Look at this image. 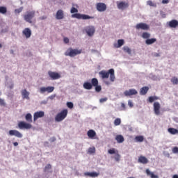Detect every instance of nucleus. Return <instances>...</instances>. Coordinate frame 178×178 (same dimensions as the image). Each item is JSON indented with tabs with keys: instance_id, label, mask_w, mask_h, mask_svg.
Returning a JSON list of instances; mask_svg holds the SVG:
<instances>
[{
	"instance_id": "obj_14",
	"label": "nucleus",
	"mask_w": 178,
	"mask_h": 178,
	"mask_svg": "<svg viewBox=\"0 0 178 178\" xmlns=\"http://www.w3.org/2000/svg\"><path fill=\"white\" fill-rule=\"evenodd\" d=\"M48 74L51 80H58V79H60V74L58 72L49 71Z\"/></svg>"
},
{
	"instance_id": "obj_59",
	"label": "nucleus",
	"mask_w": 178,
	"mask_h": 178,
	"mask_svg": "<svg viewBox=\"0 0 178 178\" xmlns=\"http://www.w3.org/2000/svg\"><path fill=\"white\" fill-rule=\"evenodd\" d=\"M55 140H56V139L55 138V137L52 138H51V142L55 141Z\"/></svg>"
},
{
	"instance_id": "obj_1",
	"label": "nucleus",
	"mask_w": 178,
	"mask_h": 178,
	"mask_svg": "<svg viewBox=\"0 0 178 178\" xmlns=\"http://www.w3.org/2000/svg\"><path fill=\"white\" fill-rule=\"evenodd\" d=\"M99 76H101L102 79H108L110 74V80L111 81H115V70L110 69L108 72L106 71H101L99 72Z\"/></svg>"
},
{
	"instance_id": "obj_21",
	"label": "nucleus",
	"mask_w": 178,
	"mask_h": 178,
	"mask_svg": "<svg viewBox=\"0 0 178 178\" xmlns=\"http://www.w3.org/2000/svg\"><path fill=\"white\" fill-rule=\"evenodd\" d=\"M84 176H86V177H98L99 176V172H84Z\"/></svg>"
},
{
	"instance_id": "obj_38",
	"label": "nucleus",
	"mask_w": 178,
	"mask_h": 178,
	"mask_svg": "<svg viewBox=\"0 0 178 178\" xmlns=\"http://www.w3.org/2000/svg\"><path fill=\"white\" fill-rule=\"evenodd\" d=\"M108 154H110V155H113V154H116L117 152H119L118 150L115 149V148H112L108 150Z\"/></svg>"
},
{
	"instance_id": "obj_11",
	"label": "nucleus",
	"mask_w": 178,
	"mask_h": 178,
	"mask_svg": "<svg viewBox=\"0 0 178 178\" xmlns=\"http://www.w3.org/2000/svg\"><path fill=\"white\" fill-rule=\"evenodd\" d=\"M117 6L121 10H124V9H127V8H129V3L126 1H117Z\"/></svg>"
},
{
	"instance_id": "obj_60",
	"label": "nucleus",
	"mask_w": 178,
	"mask_h": 178,
	"mask_svg": "<svg viewBox=\"0 0 178 178\" xmlns=\"http://www.w3.org/2000/svg\"><path fill=\"white\" fill-rule=\"evenodd\" d=\"M106 84H107V86H109L110 83L109 82H106Z\"/></svg>"
},
{
	"instance_id": "obj_54",
	"label": "nucleus",
	"mask_w": 178,
	"mask_h": 178,
	"mask_svg": "<svg viewBox=\"0 0 178 178\" xmlns=\"http://www.w3.org/2000/svg\"><path fill=\"white\" fill-rule=\"evenodd\" d=\"M162 3H169V0H162Z\"/></svg>"
},
{
	"instance_id": "obj_9",
	"label": "nucleus",
	"mask_w": 178,
	"mask_h": 178,
	"mask_svg": "<svg viewBox=\"0 0 178 178\" xmlns=\"http://www.w3.org/2000/svg\"><path fill=\"white\" fill-rule=\"evenodd\" d=\"M136 30H145V31H147V30H149V25L145 24V23H143V22H140L139 24H137L136 25Z\"/></svg>"
},
{
	"instance_id": "obj_26",
	"label": "nucleus",
	"mask_w": 178,
	"mask_h": 178,
	"mask_svg": "<svg viewBox=\"0 0 178 178\" xmlns=\"http://www.w3.org/2000/svg\"><path fill=\"white\" fill-rule=\"evenodd\" d=\"M154 42H156V38H149L145 40V44L146 45H152V44H154Z\"/></svg>"
},
{
	"instance_id": "obj_27",
	"label": "nucleus",
	"mask_w": 178,
	"mask_h": 178,
	"mask_svg": "<svg viewBox=\"0 0 178 178\" xmlns=\"http://www.w3.org/2000/svg\"><path fill=\"white\" fill-rule=\"evenodd\" d=\"M115 140H116L117 143H118L119 144H121L122 143H123L124 141V138L122 135H117L115 136Z\"/></svg>"
},
{
	"instance_id": "obj_44",
	"label": "nucleus",
	"mask_w": 178,
	"mask_h": 178,
	"mask_svg": "<svg viewBox=\"0 0 178 178\" xmlns=\"http://www.w3.org/2000/svg\"><path fill=\"white\" fill-rule=\"evenodd\" d=\"M147 3L149 6H156V4L154 3L151 0L147 1Z\"/></svg>"
},
{
	"instance_id": "obj_35",
	"label": "nucleus",
	"mask_w": 178,
	"mask_h": 178,
	"mask_svg": "<svg viewBox=\"0 0 178 178\" xmlns=\"http://www.w3.org/2000/svg\"><path fill=\"white\" fill-rule=\"evenodd\" d=\"M168 130L170 134H173V135L178 134V130L175 128H169Z\"/></svg>"
},
{
	"instance_id": "obj_29",
	"label": "nucleus",
	"mask_w": 178,
	"mask_h": 178,
	"mask_svg": "<svg viewBox=\"0 0 178 178\" xmlns=\"http://www.w3.org/2000/svg\"><path fill=\"white\" fill-rule=\"evenodd\" d=\"M146 175L147 176H150L151 178H159L158 175H156L154 174V172H152L149 169L146 170Z\"/></svg>"
},
{
	"instance_id": "obj_19",
	"label": "nucleus",
	"mask_w": 178,
	"mask_h": 178,
	"mask_svg": "<svg viewBox=\"0 0 178 178\" xmlns=\"http://www.w3.org/2000/svg\"><path fill=\"white\" fill-rule=\"evenodd\" d=\"M65 17V14L63 13V10H58L56 14V19L57 20H62Z\"/></svg>"
},
{
	"instance_id": "obj_51",
	"label": "nucleus",
	"mask_w": 178,
	"mask_h": 178,
	"mask_svg": "<svg viewBox=\"0 0 178 178\" xmlns=\"http://www.w3.org/2000/svg\"><path fill=\"white\" fill-rule=\"evenodd\" d=\"M64 42L65 43V44H69V38H64Z\"/></svg>"
},
{
	"instance_id": "obj_43",
	"label": "nucleus",
	"mask_w": 178,
	"mask_h": 178,
	"mask_svg": "<svg viewBox=\"0 0 178 178\" xmlns=\"http://www.w3.org/2000/svg\"><path fill=\"white\" fill-rule=\"evenodd\" d=\"M88 153L89 154H95V147H90L88 149Z\"/></svg>"
},
{
	"instance_id": "obj_18",
	"label": "nucleus",
	"mask_w": 178,
	"mask_h": 178,
	"mask_svg": "<svg viewBox=\"0 0 178 178\" xmlns=\"http://www.w3.org/2000/svg\"><path fill=\"white\" fill-rule=\"evenodd\" d=\"M22 34L26 37V38H30V37H31V29L29 28H25L22 31Z\"/></svg>"
},
{
	"instance_id": "obj_7",
	"label": "nucleus",
	"mask_w": 178,
	"mask_h": 178,
	"mask_svg": "<svg viewBox=\"0 0 178 178\" xmlns=\"http://www.w3.org/2000/svg\"><path fill=\"white\" fill-rule=\"evenodd\" d=\"M18 127L21 130H22L23 129H26V130H29L31 129L33 126L29 123L25 122L24 121H21L18 123Z\"/></svg>"
},
{
	"instance_id": "obj_39",
	"label": "nucleus",
	"mask_w": 178,
	"mask_h": 178,
	"mask_svg": "<svg viewBox=\"0 0 178 178\" xmlns=\"http://www.w3.org/2000/svg\"><path fill=\"white\" fill-rule=\"evenodd\" d=\"M171 83H172V84L174 86H176L178 84V79L177 77L176 76H173L172 79H171Z\"/></svg>"
},
{
	"instance_id": "obj_34",
	"label": "nucleus",
	"mask_w": 178,
	"mask_h": 178,
	"mask_svg": "<svg viewBox=\"0 0 178 178\" xmlns=\"http://www.w3.org/2000/svg\"><path fill=\"white\" fill-rule=\"evenodd\" d=\"M124 52H126L127 54H129V55L131 54V49L127 47V46H124L122 48Z\"/></svg>"
},
{
	"instance_id": "obj_17",
	"label": "nucleus",
	"mask_w": 178,
	"mask_h": 178,
	"mask_svg": "<svg viewBox=\"0 0 178 178\" xmlns=\"http://www.w3.org/2000/svg\"><path fill=\"white\" fill-rule=\"evenodd\" d=\"M45 113L44 111H38L35 112L33 115V120L35 122L39 118H44Z\"/></svg>"
},
{
	"instance_id": "obj_30",
	"label": "nucleus",
	"mask_w": 178,
	"mask_h": 178,
	"mask_svg": "<svg viewBox=\"0 0 178 178\" xmlns=\"http://www.w3.org/2000/svg\"><path fill=\"white\" fill-rule=\"evenodd\" d=\"M142 38L144 40H148L149 38H151V33H147V32H143L141 35Z\"/></svg>"
},
{
	"instance_id": "obj_31",
	"label": "nucleus",
	"mask_w": 178,
	"mask_h": 178,
	"mask_svg": "<svg viewBox=\"0 0 178 178\" xmlns=\"http://www.w3.org/2000/svg\"><path fill=\"white\" fill-rule=\"evenodd\" d=\"M122 45H124V40L120 39L118 40V44H115V48H120V47H122Z\"/></svg>"
},
{
	"instance_id": "obj_36",
	"label": "nucleus",
	"mask_w": 178,
	"mask_h": 178,
	"mask_svg": "<svg viewBox=\"0 0 178 178\" xmlns=\"http://www.w3.org/2000/svg\"><path fill=\"white\" fill-rule=\"evenodd\" d=\"M135 140L136 143H143V141H144V136H136Z\"/></svg>"
},
{
	"instance_id": "obj_22",
	"label": "nucleus",
	"mask_w": 178,
	"mask_h": 178,
	"mask_svg": "<svg viewBox=\"0 0 178 178\" xmlns=\"http://www.w3.org/2000/svg\"><path fill=\"white\" fill-rule=\"evenodd\" d=\"M168 26L170 29H176L178 26V21L176 19H172L168 22Z\"/></svg>"
},
{
	"instance_id": "obj_10",
	"label": "nucleus",
	"mask_w": 178,
	"mask_h": 178,
	"mask_svg": "<svg viewBox=\"0 0 178 178\" xmlns=\"http://www.w3.org/2000/svg\"><path fill=\"white\" fill-rule=\"evenodd\" d=\"M153 107L155 115H156L157 116H159V115H161V104H159V102H154L153 104Z\"/></svg>"
},
{
	"instance_id": "obj_53",
	"label": "nucleus",
	"mask_w": 178,
	"mask_h": 178,
	"mask_svg": "<svg viewBox=\"0 0 178 178\" xmlns=\"http://www.w3.org/2000/svg\"><path fill=\"white\" fill-rule=\"evenodd\" d=\"M121 106L122 108H123V110L125 111L126 110V105L124 103L121 104Z\"/></svg>"
},
{
	"instance_id": "obj_3",
	"label": "nucleus",
	"mask_w": 178,
	"mask_h": 178,
	"mask_svg": "<svg viewBox=\"0 0 178 178\" xmlns=\"http://www.w3.org/2000/svg\"><path fill=\"white\" fill-rule=\"evenodd\" d=\"M67 109H64L61 112L58 113L56 117H55V121L56 122H62L63 120H65L66 119V117L67 116Z\"/></svg>"
},
{
	"instance_id": "obj_37",
	"label": "nucleus",
	"mask_w": 178,
	"mask_h": 178,
	"mask_svg": "<svg viewBox=\"0 0 178 178\" xmlns=\"http://www.w3.org/2000/svg\"><path fill=\"white\" fill-rule=\"evenodd\" d=\"M113 158L116 162H119L120 161V154H119V152H116Z\"/></svg>"
},
{
	"instance_id": "obj_6",
	"label": "nucleus",
	"mask_w": 178,
	"mask_h": 178,
	"mask_svg": "<svg viewBox=\"0 0 178 178\" xmlns=\"http://www.w3.org/2000/svg\"><path fill=\"white\" fill-rule=\"evenodd\" d=\"M91 83L93 87H95L96 92H101L102 87L99 85L98 79L97 78H93L91 79Z\"/></svg>"
},
{
	"instance_id": "obj_25",
	"label": "nucleus",
	"mask_w": 178,
	"mask_h": 178,
	"mask_svg": "<svg viewBox=\"0 0 178 178\" xmlns=\"http://www.w3.org/2000/svg\"><path fill=\"white\" fill-rule=\"evenodd\" d=\"M87 134L88 137H89V138H91L92 140V138H94V137H95V136H97V133L92 129L88 131Z\"/></svg>"
},
{
	"instance_id": "obj_5",
	"label": "nucleus",
	"mask_w": 178,
	"mask_h": 178,
	"mask_svg": "<svg viewBox=\"0 0 178 178\" xmlns=\"http://www.w3.org/2000/svg\"><path fill=\"white\" fill-rule=\"evenodd\" d=\"M72 17L74 19H81L82 20H87L88 19H94V17L87 15L86 14L75 13L72 15Z\"/></svg>"
},
{
	"instance_id": "obj_47",
	"label": "nucleus",
	"mask_w": 178,
	"mask_h": 178,
	"mask_svg": "<svg viewBox=\"0 0 178 178\" xmlns=\"http://www.w3.org/2000/svg\"><path fill=\"white\" fill-rule=\"evenodd\" d=\"M106 101H108V97H104L99 99L101 104H104V102H106Z\"/></svg>"
},
{
	"instance_id": "obj_16",
	"label": "nucleus",
	"mask_w": 178,
	"mask_h": 178,
	"mask_svg": "<svg viewBox=\"0 0 178 178\" xmlns=\"http://www.w3.org/2000/svg\"><path fill=\"white\" fill-rule=\"evenodd\" d=\"M8 134L9 136H15L17 138H22L23 137V134L17 130H10Z\"/></svg>"
},
{
	"instance_id": "obj_50",
	"label": "nucleus",
	"mask_w": 178,
	"mask_h": 178,
	"mask_svg": "<svg viewBox=\"0 0 178 178\" xmlns=\"http://www.w3.org/2000/svg\"><path fill=\"white\" fill-rule=\"evenodd\" d=\"M0 105L5 106V101L2 99H0Z\"/></svg>"
},
{
	"instance_id": "obj_41",
	"label": "nucleus",
	"mask_w": 178,
	"mask_h": 178,
	"mask_svg": "<svg viewBox=\"0 0 178 178\" xmlns=\"http://www.w3.org/2000/svg\"><path fill=\"white\" fill-rule=\"evenodd\" d=\"M120 123H122V120H120V118H116L114 120L115 126H119V125H120Z\"/></svg>"
},
{
	"instance_id": "obj_48",
	"label": "nucleus",
	"mask_w": 178,
	"mask_h": 178,
	"mask_svg": "<svg viewBox=\"0 0 178 178\" xmlns=\"http://www.w3.org/2000/svg\"><path fill=\"white\" fill-rule=\"evenodd\" d=\"M173 154H178V147H174L172 149Z\"/></svg>"
},
{
	"instance_id": "obj_42",
	"label": "nucleus",
	"mask_w": 178,
	"mask_h": 178,
	"mask_svg": "<svg viewBox=\"0 0 178 178\" xmlns=\"http://www.w3.org/2000/svg\"><path fill=\"white\" fill-rule=\"evenodd\" d=\"M51 169H52V165H51V164H47L44 167V172H48V170H51Z\"/></svg>"
},
{
	"instance_id": "obj_49",
	"label": "nucleus",
	"mask_w": 178,
	"mask_h": 178,
	"mask_svg": "<svg viewBox=\"0 0 178 178\" xmlns=\"http://www.w3.org/2000/svg\"><path fill=\"white\" fill-rule=\"evenodd\" d=\"M128 105L130 108H133V106H134L133 102H131V100H129Z\"/></svg>"
},
{
	"instance_id": "obj_61",
	"label": "nucleus",
	"mask_w": 178,
	"mask_h": 178,
	"mask_svg": "<svg viewBox=\"0 0 178 178\" xmlns=\"http://www.w3.org/2000/svg\"><path fill=\"white\" fill-rule=\"evenodd\" d=\"M2 48V44L0 43V49Z\"/></svg>"
},
{
	"instance_id": "obj_12",
	"label": "nucleus",
	"mask_w": 178,
	"mask_h": 178,
	"mask_svg": "<svg viewBox=\"0 0 178 178\" xmlns=\"http://www.w3.org/2000/svg\"><path fill=\"white\" fill-rule=\"evenodd\" d=\"M55 90V88L54 86H48L47 88L42 87L40 88V91L41 94H44V92H53V91Z\"/></svg>"
},
{
	"instance_id": "obj_32",
	"label": "nucleus",
	"mask_w": 178,
	"mask_h": 178,
	"mask_svg": "<svg viewBox=\"0 0 178 178\" xmlns=\"http://www.w3.org/2000/svg\"><path fill=\"white\" fill-rule=\"evenodd\" d=\"M25 119L26 122H29V123H31L33 122V115H31V113H27L25 116Z\"/></svg>"
},
{
	"instance_id": "obj_13",
	"label": "nucleus",
	"mask_w": 178,
	"mask_h": 178,
	"mask_svg": "<svg viewBox=\"0 0 178 178\" xmlns=\"http://www.w3.org/2000/svg\"><path fill=\"white\" fill-rule=\"evenodd\" d=\"M96 9L98 12H105L106 10V4L105 3H97Z\"/></svg>"
},
{
	"instance_id": "obj_55",
	"label": "nucleus",
	"mask_w": 178,
	"mask_h": 178,
	"mask_svg": "<svg viewBox=\"0 0 178 178\" xmlns=\"http://www.w3.org/2000/svg\"><path fill=\"white\" fill-rule=\"evenodd\" d=\"M45 19H47V16H43L40 17V20H45Z\"/></svg>"
},
{
	"instance_id": "obj_57",
	"label": "nucleus",
	"mask_w": 178,
	"mask_h": 178,
	"mask_svg": "<svg viewBox=\"0 0 178 178\" xmlns=\"http://www.w3.org/2000/svg\"><path fill=\"white\" fill-rule=\"evenodd\" d=\"M15 12L17 13H20V12H22V10H15Z\"/></svg>"
},
{
	"instance_id": "obj_28",
	"label": "nucleus",
	"mask_w": 178,
	"mask_h": 178,
	"mask_svg": "<svg viewBox=\"0 0 178 178\" xmlns=\"http://www.w3.org/2000/svg\"><path fill=\"white\" fill-rule=\"evenodd\" d=\"M148 90H149V88H148V86L143 87L140 91V95H145V94L148 92Z\"/></svg>"
},
{
	"instance_id": "obj_23",
	"label": "nucleus",
	"mask_w": 178,
	"mask_h": 178,
	"mask_svg": "<svg viewBox=\"0 0 178 178\" xmlns=\"http://www.w3.org/2000/svg\"><path fill=\"white\" fill-rule=\"evenodd\" d=\"M138 162H139V163H143V165H147V163H148V159L144 156H140L138 159Z\"/></svg>"
},
{
	"instance_id": "obj_2",
	"label": "nucleus",
	"mask_w": 178,
	"mask_h": 178,
	"mask_svg": "<svg viewBox=\"0 0 178 178\" xmlns=\"http://www.w3.org/2000/svg\"><path fill=\"white\" fill-rule=\"evenodd\" d=\"M81 49H73L70 47L65 52V56H70V58H74V56H77V55H80L81 54Z\"/></svg>"
},
{
	"instance_id": "obj_45",
	"label": "nucleus",
	"mask_w": 178,
	"mask_h": 178,
	"mask_svg": "<svg viewBox=\"0 0 178 178\" xmlns=\"http://www.w3.org/2000/svg\"><path fill=\"white\" fill-rule=\"evenodd\" d=\"M77 12H79V10H77V8L72 7L71 8L70 13H77Z\"/></svg>"
},
{
	"instance_id": "obj_46",
	"label": "nucleus",
	"mask_w": 178,
	"mask_h": 178,
	"mask_svg": "<svg viewBox=\"0 0 178 178\" xmlns=\"http://www.w3.org/2000/svg\"><path fill=\"white\" fill-rule=\"evenodd\" d=\"M67 108H70V109H72L74 105L72 102H67Z\"/></svg>"
},
{
	"instance_id": "obj_8",
	"label": "nucleus",
	"mask_w": 178,
	"mask_h": 178,
	"mask_svg": "<svg viewBox=\"0 0 178 178\" xmlns=\"http://www.w3.org/2000/svg\"><path fill=\"white\" fill-rule=\"evenodd\" d=\"M85 31L89 37H92L95 33V28L92 26H86L85 28Z\"/></svg>"
},
{
	"instance_id": "obj_40",
	"label": "nucleus",
	"mask_w": 178,
	"mask_h": 178,
	"mask_svg": "<svg viewBox=\"0 0 178 178\" xmlns=\"http://www.w3.org/2000/svg\"><path fill=\"white\" fill-rule=\"evenodd\" d=\"M6 12H8L6 7H3V6L0 7V13H1L2 15H5Z\"/></svg>"
},
{
	"instance_id": "obj_52",
	"label": "nucleus",
	"mask_w": 178,
	"mask_h": 178,
	"mask_svg": "<svg viewBox=\"0 0 178 178\" xmlns=\"http://www.w3.org/2000/svg\"><path fill=\"white\" fill-rule=\"evenodd\" d=\"M154 56H155L156 58H158V57L161 56V54H159V53H154Z\"/></svg>"
},
{
	"instance_id": "obj_20",
	"label": "nucleus",
	"mask_w": 178,
	"mask_h": 178,
	"mask_svg": "<svg viewBox=\"0 0 178 178\" xmlns=\"http://www.w3.org/2000/svg\"><path fill=\"white\" fill-rule=\"evenodd\" d=\"M23 99H30V92L27 90L24 89L21 91Z\"/></svg>"
},
{
	"instance_id": "obj_4",
	"label": "nucleus",
	"mask_w": 178,
	"mask_h": 178,
	"mask_svg": "<svg viewBox=\"0 0 178 178\" xmlns=\"http://www.w3.org/2000/svg\"><path fill=\"white\" fill-rule=\"evenodd\" d=\"M35 16V11H28L24 15V19L25 21L27 22V23H33V19Z\"/></svg>"
},
{
	"instance_id": "obj_58",
	"label": "nucleus",
	"mask_w": 178,
	"mask_h": 178,
	"mask_svg": "<svg viewBox=\"0 0 178 178\" xmlns=\"http://www.w3.org/2000/svg\"><path fill=\"white\" fill-rule=\"evenodd\" d=\"M172 178H178V175H175L172 176Z\"/></svg>"
},
{
	"instance_id": "obj_15",
	"label": "nucleus",
	"mask_w": 178,
	"mask_h": 178,
	"mask_svg": "<svg viewBox=\"0 0 178 178\" xmlns=\"http://www.w3.org/2000/svg\"><path fill=\"white\" fill-rule=\"evenodd\" d=\"M137 94H138V92L136 89H129L124 92L125 97H131V95H137Z\"/></svg>"
},
{
	"instance_id": "obj_56",
	"label": "nucleus",
	"mask_w": 178,
	"mask_h": 178,
	"mask_svg": "<svg viewBox=\"0 0 178 178\" xmlns=\"http://www.w3.org/2000/svg\"><path fill=\"white\" fill-rule=\"evenodd\" d=\"M13 145H14V147H17V145H19V143H17V142H14V143H13Z\"/></svg>"
},
{
	"instance_id": "obj_24",
	"label": "nucleus",
	"mask_w": 178,
	"mask_h": 178,
	"mask_svg": "<svg viewBox=\"0 0 178 178\" xmlns=\"http://www.w3.org/2000/svg\"><path fill=\"white\" fill-rule=\"evenodd\" d=\"M83 88H85V90H92V87H94V85H92V83H90V82H85L83 85Z\"/></svg>"
},
{
	"instance_id": "obj_33",
	"label": "nucleus",
	"mask_w": 178,
	"mask_h": 178,
	"mask_svg": "<svg viewBox=\"0 0 178 178\" xmlns=\"http://www.w3.org/2000/svg\"><path fill=\"white\" fill-rule=\"evenodd\" d=\"M157 99H159V97L150 96V97H149L148 101H149V102H150V104H152V102H154V101H157Z\"/></svg>"
}]
</instances>
